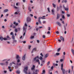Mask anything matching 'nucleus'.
Wrapping results in <instances>:
<instances>
[{
    "label": "nucleus",
    "instance_id": "37",
    "mask_svg": "<svg viewBox=\"0 0 74 74\" xmlns=\"http://www.w3.org/2000/svg\"><path fill=\"white\" fill-rule=\"evenodd\" d=\"M51 12H52V13L53 14H54V10H52Z\"/></svg>",
    "mask_w": 74,
    "mask_h": 74
},
{
    "label": "nucleus",
    "instance_id": "33",
    "mask_svg": "<svg viewBox=\"0 0 74 74\" xmlns=\"http://www.w3.org/2000/svg\"><path fill=\"white\" fill-rule=\"evenodd\" d=\"M34 36H31V39H33V38H34Z\"/></svg>",
    "mask_w": 74,
    "mask_h": 74
},
{
    "label": "nucleus",
    "instance_id": "46",
    "mask_svg": "<svg viewBox=\"0 0 74 74\" xmlns=\"http://www.w3.org/2000/svg\"><path fill=\"white\" fill-rule=\"evenodd\" d=\"M10 35H12V36H13V35H14V34H13V32H11L10 33Z\"/></svg>",
    "mask_w": 74,
    "mask_h": 74
},
{
    "label": "nucleus",
    "instance_id": "54",
    "mask_svg": "<svg viewBox=\"0 0 74 74\" xmlns=\"http://www.w3.org/2000/svg\"><path fill=\"white\" fill-rule=\"evenodd\" d=\"M25 26L26 27L27 26V24H26V23H25Z\"/></svg>",
    "mask_w": 74,
    "mask_h": 74
},
{
    "label": "nucleus",
    "instance_id": "30",
    "mask_svg": "<svg viewBox=\"0 0 74 74\" xmlns=\"http://www.w3.org/2000/svg\"><path fill=\"white\" fill-rule=\"evenodd\" d=\"M50 10L49 8H47V10L49 12H50V10Z\"/></svg>",
    "mask_w": 74,
    "mask_h": 74
},
{
    "label": "nucleus",
    "instance_id": "15",
    "mask_svg": "<svg viewBox=\"0 0 74 74\" xmlns=\"http://www.w3.org/2000/svg\"><path fill=\"white\" fill-rule=\"evenodd\" d=\"M49 56V54H46L45 56V58H47Z\"/></svg>",
    "mask_w": 74,
    "mask_h": 74
},
{
    "label": "nucleus",
    "instance_id": "59",
    "mask_svg": "<svg viewBox=\"0 0 74 74\" xmlns=\"http://www.w3.org/2000/svg\"><path fill=\"white\" fill-rule=\"evenodd\" d=\"M73 66H72V71H73Z\"/></svg>",
    "mask_w": 74,
    "mask_h": 74
},
{
    "label": "nucleus",
    "instance_id": "20",
    "mask_svg": "<svg viewBox=\"0 0 74 74\" xmlns=\"http://www.w3.org/2000/svg\"><path fill=\"white\" fill-rule=\"evenodd\" d=\"M71 52H72V53H73V55H74V50L73 49H71Z\"/></svg>",
    "mask_w": 74,
    "mask_h": 74
},
{
    "label": "nucleus",
    "instance_id": "35",
    "mask_svg": "<svg viewBox=\"0 0 74 74\" xmlns=\"http://www.w3.org/2000/svg\"><path fill=\"white\" fill-rule=\"evenodd\" d=\"M13 26H14V25H13V24H11L10 25V26L11 27H13Z\"/></svg>",
    "mask_w": 74,
    "mask_h": 74
},
{
    "label": "nucleus",
    "instance_id": "32",
    "mask_svg": "<svg viewBox=\"0 0 74 74\" xmlns=\"http://www.w3.org/2000/svg\"><path fill=\"white\" fill-rule=\"evenodd\" d=\"M5 63H6V64H5V65H6L7 66H8V62H6Z\"/></svg>",
    "mask_w": 74,
    "mask_h": 74
},
{
    "label": "nucleus",
    "instance_id": "9",
    "mask_svg": "<svg viewBox=\"0 0 74 74\" xmlns=\"http://www.w3.org/2000/svg\"><path fill=\"white\" fill-rule=\"evenodd\" d=\"M36 49H37V48H34L32 50V53H33L34 52H35V51H36Z\"/></svg>",
    "mask_w": 74,
    "mask_h": 74
},
{
    "label": "nucleus",
    "instance_id": "18",
    "mask_svg": "<svg viewBox=\"0 0 74 74\" xmlns=\"http://www.w3.org/2000/svg\"><path fill=\"white\" fill-rule=\"evenodd\" d=\"M14 25H15L16 26H18V23H16V22H15V21H14Z\"/></svg>",
    "mask_w": 74,
    "mask_h": 74
},
{
    "label": "nucleus",
    "instance_id": "49",
    "mask_svg": "<svg viewBox=\"0 0 74 74\" xmlns=\"http://www.w3.org/2000/svg\"><path fill=\"white\" fill-rule=\"evenodd\" d=\"M40 55H41V56H42V57H43V56H44L43 54H42V53H41L40 54Z\"/></svg>",
    "mask_w": 74,
    "mask_h": 74
},
{
    "label": "nucleus",
    "instance_id": "45",
    "mask_svg": "<svg viewBox=\"0 0 74 74\" xmlns=\"http://www.w3.org/2000/svg\"><path fill=\"white\" fill-rule=\"evenodd\" d=\"M42 72L43 73H45V71L43 70Z\"/></svg>",
    "mask_w": 74,
    "mask_h": 74
},
{
    "label": "nucleus",
    "instance_id": "56",
    "mask_svg": "<svg viewBox=\"0 0 74 74\" xmlns=\"http://www.w3.org/2000/svg\"><path fill=\"white\" fill-rule=\"evenodd\" d=\"M37 42L38 43H40V41L39 40H37Z\"/></svg>",
    "mask_w": 74,
    "mask_h": 74
},
{
    "label": "nucleus",
    "instance_id": "58",
    "mask_svg": "<svg viewBox=\"0 0 74 74\" xmlns=\"http://www.w3.org/2000/svg\"><path fill=\"white\" fill-rule=\"evenodd\" d=\"M58 41H59L60 42H61V40L60 39H58Z\"/></svg>",
    "mask_w": 74,
    "mask_h": 74
},
{
    "label": "nucleus",
    "instance_id": "42",
    "mask_svg": "<svg viewBox=\"0 0 74 74\" xmlns=\"http://www.w3.org/2000/svg\"><path fill=\"white\" fill-rule=\"evenodd\" d=\"M38 21L40 24H41V21L40 20H38Z\"/></svg>",
    "mask_w": 74,
    "mask_h": 74
},
{
    "label": "nucleus",
    "instance_id": "39",
    "mask_svg": "<svg viewBox=\"0 0 74 74\" xmlns=\"http://www.w3.org/2000/svg\"><path fill=\"white\" fill-rule=\"evenodd\" d=\"M64 9L65 11H68V10H69V9L67 8H65Z\"/></svg>",
    "mask_w": 74,
    "mask_h": 74
},
{
    "label": "nucleus",
    "instance_id": "12",
    "mask_svg": "<svg viewBox=\"0 0 74 74\" xmlns=\"http://www.w3.org/2000/svg\"><path fill=\"white\" fill-rule=\"evenodd\" d=\"M6 38L7 40H11V38L9 36H7L6 37Z\"/></svg>",
    "mask_w": 74,
    "mask_h": 74
},
{
    "label": "nucleus",
    "instance_id": "3",
    "mask_svg": "<svg viewBox=\"0 0 74 74\" xmlns=\"http://www.w3.org/2000/svg\"><path fill=\"white\" fill-rule=\"evenodd\" d=\"M26 29H27V28L26 27H23V32H25L23 34V36L25 35V34H26Z\"/></svg>",
    "mask_w": 74,
    "mask_h": 74
},
{
    "label": "nucleus",
    "instance_id": "60",
    "mask_svg": "<svg viewBox=\"0 0 74 74\" xmlns=\"http://www.w3.org/2000/svg\"><path fill=\"white\" fill-rule=\"evenodd\" d=\"M53 66H52L51 67V70H53Z\"/></svg>",
    "mask_w": 74,
    "mask_h": 74
},
{
    "label": "nucleus",
    "instance_id": "50",
    "mask_svg": "<svg viewBox=\"0 0 74 74\" xmlns=\"http://www.w3.org/2000/svg\"><path fill=\"white\" fill-rule=\"evenodd\" d=\"M62 19H64L65 17H64V15H63L62 16Z\"/></svg>",
    "mask_w": 74,
    "mask_h": 74
},
{
    "label": "nucleus",
    "instance_id": "38",
    "mask_svg": "<svg viewBox=\"0 0 74 74\" xmlns=\"http://www.w3.org/2000/svg\"><path fill=\"white\" fill-rule=\"evenodd\" d=\"M50 33H50V32L49 31H48L47 33V34H50Z\"/></svg>",
    "mask_w": 74,
    "mask_h": 74
},
{
    "label": "nucleus",
    "instance_id": "40",
    "mask_svg": "<svg viewBox=\"0 0 74 74\" xmlns=\"http://www.w3.org/2000/svg\"><path fill=\"white\" fill-rule=\"evenodd\" d=\"M14 8H15V9H18V8L15 6H14Z\"/></svg>",
    "mask_w": 74,
    "mask_h": 74
},
{
    "label": "nucleus",
    "instance_id": "27",
    "mask_svg": "<svg viewBox=\"0 0 74 74\" xmlns=\"http://www.w3.org/2000/svg\"><path fill=\"white\" fill-rule=\"evenodd\" d=\"M52 5L53 6V7L54 8H55L56 7V5H55V4H53V3L52 4Z\"/></svg>",
    "mask_w": 74,
    "mask_h": 74
},
{
    "label": "nucleus",
    "instance_id": "51",
    "mask_svg": "<svg viewBox=\"0 0 74 74\" xmlns=\"http://www.w3.org/2000/svg\"><path fill=\"white\" fill-rule=\"evenodd\" d=\"M42 19V17H40L38 18V20H40L41 19Z\"/></svg>",
    "mask_w": 74,
    "mask_h": 74
},
{
    "label": "nucleus",
    "instance_id": "41",
    "mask_svg": "<svg viewBox=\"0 0 74 74\" xmlns=\"http://www.w3.org/2000/svg\"><path fill=\"white\" fill-rule=\"evenodd\" d=\"M60 48H59L58 49L57 51L58 52H59L60 51Z\"/></svg>",
    "mask_w": 74,
    "mask_h": 74
},
{
    "label": "nucleus",
    "instance_id": "43",
    "mask_svg": "<svg viewBox=\"0 0 74 74\" xmlns=\"http://www.w3.org/2000/svg\"><path fill=\"white\" fill-rule=\"evenodd\" d=\"M3 16H4V15L3 14H2L1 16V17H0L1 18L3 17Z\"/></svg>",
    "mask_w": 74,
    "mask_h": 74
},
{
    "label": "nucleus",
    "instance_id": "11",
    "mask_svg": "<svg viewBox=\"0 0 74 74\" xmlns=\"http://www.w3.org/2000/svg\"><path fill=\"white\" fill-rule=\"evenodd\" d=\"M35 65H33L32 66V67L31 68V70H34V69H35Z\"/></svg>",
    "mask_w": 74,
    "mask_h": 74
},
{
    "label": "nucleus",
    "instance_id": "23",
    "mask_svg": "<svg viewBox=\"0 0 74 74\" xmlns=\"http://www.w3.org/2000/svg\"><path fill=\"white\" fill-rule=\"evenodd\" d=\"M20 73H21V71L19 70H18L16 71V73L17 74H20Z\"/></svg>",
    "mask_w": 74,
    "mask_h": 74
},
{
    "label": "nucleus",
    "instance_id": "55",
    "mask_svg": "<svg viewBox=\"0 0 74 74\" xmlns=\"http://www.w3.org/2000/svg\"><path fill=\"white\" fill-rule=\"evenodd\" d=\"M29 49H30V48H31V45H29Z\"/></svg>",
    "mask_w": 74,
    "mask_h": 74
},
{
    "label": "nucleus",
    "instance_id": "63",
    "mask_svg": "<svg viewBox=\"0 0 74 74\" xmlns=\"http://www.w3.org/2000/svg\"><path fill=\"white\" fill-rule=\"evenodd\" d=\"M67 16H68V17H69V16H70V15L67 14Z\"/></svg>",
    "mask_w": 74,
    "mask_h": 74
},
{
    "label": "nucleus",
    "instance_id": "16",
    "mask_svg": "<svg viewBox=\"0 0 74 74\" xmlns=\"http://www.w3.org/2000/svg\"><path fill=\"white\" fill-rule=\"evenodd\" d=\"M11 69V67L8 66V69H9V71L10 72H11L12 71V69Z\"/></svg>",
    "mask_w": 74,
    "mask_h": 74
},
{
    "label": "nucleus",
    "instance_id": "19",
    "mask_svg": "<svg viewBox=\"0 0 74 74\" xmlns=\"http://www.w3.org/2000/svg\"><path fill=\"white\" fill-rule=\"evenodd\" d=\"M63 64H62L61 65V70H63Z\"/></svg>",
    "mask_w": 74,
    "mask_h": 74
},
{
    "label": "nucleus",
    "instance_id": "6",
    "mask_svg": "<svg viewBox=\"0 0 74 74\" xmlns=\"http://www.w3.org/2000/svg\"><path fill=\"white\" fill-rule=\"evenodd\" d=\"M39 72V70L36 69L35 70V72H34L33 74H38V72Z\"/></svg>",
    "mask_w": 74,
    "mask_h": 74
},
{
    "label": "nucleus",
    "instance_id": "57",
    "mask_svg": "<svg viewBox=\"0 0 74 74\" xmlns=\"http://www.w3.org/2000/svg\"><path fill=\"white\" fill-rule=\"evenodd\" d=\"M17 62L18 63H19V62H20V60H18L17 61Z\"/></svg>",
    "mask_w": 74,
    "mask_h": 74
},
{
    "label": "nucleus",
    "instance_id": "14",
    "mask_svg": "<svg viewBox=\"0 0 74 74\" xmlns=\"http://www.w3.org/2000/svg\"><path fill=\"white\" fill-rule=\"evenodd\" d=\"M16 59H19L20 58V57H19V55H17L16 56Z\"/></svg>",
    "mask_w": 74,
    "mask_h": 74
},
{
    "label": "nucleus",
    "instance_id": "62",
    "mask_svg": "<svg viewBox=\"0 0 74 74\" xmlns=\"http://www.w3.org/2000/svg\"><path fill=\"white\" fill-rule=\"evenodd\" d=\"M45 22H46V21H43V23H45Z\"/></svg>",
    "mask_w": 74,
    "mask_h": 74
},
{
    "label": "nucleus",
    "instance_id": "8",
    "mask_svg": "<svg viewBox=\"0 0 74 74\" xmlns=\"http://www.w3.org/2000/svg\"><path fill=\"white\" fill-rule=\"evenodd\" d=\"M26 59V54L24 55L22 57V60H25Z\"/></svg>",
    "mask_w": 74,
    "mask_h": 74
},
{
    "label": "nucleus",
    "instance_id": "24",
    "mask_svg": "<svg viewBox=\"0 0 74 74\" xmlns=\"http://www.w3.org/2000/svg\"><path fill=\"white\" fill-rule=\"evenodd\" d=\"M0 65L3 66L4 65H5V63H0Z\"/></svg>",
    "mask_w": 74,
    "mask_h": 74
},
{
    "label": "nucleus",
    "instance_id": "28",
    "mask_svg": "<svg viewBox=\"0 0 74 74\" xmlns=\"http://www.w3.org/2000/svg\"><path fill=\"white\" fill-rule=\"evenodd\" d=\"M50 64V62L49 61L47 63V66H49V65Z\"/></svg>",
    "mask_w": 74,
    "mask_h": 74
},
{
    "label": "nucleus",
    "instance_id": "4",
    "mask_svg": "<svg viewBox=\"0 0 74 74\" xmlns=\"http://www.w3.org/2000/svg\"><path fill=\"white\" fill-rule=\"evenodd\" d=\"M0 40H1V41H3V40H5V41H6V40H8L7 38H3V37H0Z\"/></svg>",
    "mask_w": 74,
    "mask_h": 74
},
{
    "label": "nucleus",
    "instance_id": "29",
    "mask_svg": "<svg viewBox=\"0 0 74 74\" xmlns=\"http://www.w3.org/2000/svg\"><path fill=\"white\" fill-rule=\"evenodd\" d=\"M12 38L13 40H15V37L14 36V35L12 36Z\"/></svg>",
    "mask_w": 74,
    "mask_h": 74
},
{
    "label": "nucleus",
    "instance_id": "52",
    "mask_svg": "<svg viewBox=\"0 0 74 74\" xmlns=\"http://www.w3.org/2000/svg\"><path fill=\"white\" fill-rule=\"evenodd\" d=\"M48 30H49V31L51 30V28L50 27H48Z\"/></svg>",
    "mask_w": 74,
    "mask_h": 74
},
{
    "label": "nucleus",
    "instance_id": "34",
    "mask_svg": "<svg viewBox=\"0 0 74 74\" xmlns=\"http://www.w3.org/2000/svg\"><path fill=\"white\" fill-rule=\"evenodd\" d=\"M14 31L15 32H18V29H15L14 30Z\"/></svg>",
    "mask_w": 74,
    "mask_h": 74
},
{
    "label": "nucleus",
    "instance_id": "36",
    "mask_svg": "<svg viewBox=\"0 0 74 74\" xmlns=\"http://www.w3.org/2000/svg\"><path fill=\"white\" fill-rule=\"evenodd\" d=\"M17 65L18 66H21V63L18 64V63H17Z\"/></svg>",
    "mask_w": 74,
    "mask_h": 74
},
{
    "label": "nucleus",
    "instance_id": "53",
    "mask_svg": "<svg viewBox=\"0 0 74 74\" xmlns=\"http://www.w3.org/2000/svg\"><path fill=\"white\" fill-rule=\"evenodd\" d=\"M56 34H59V32L58 31H57V32H56Z\"/></svg>",
    "mask_w": 74,
    "mask_h": 74
},
{
    "label": "nucleus",
    "instance_id": "21",
    "mask_svg": "<svg viewBox=\"0 0 74 74\" xmlns=\"http://www.w3.org/2000/svg\"><path fill=\"white\" fill-rule=\"evenodd\" d=\"M59 18H60V15L59 14H58L57 19H58Z\"/></svg>",
    "mask_w": 74,
    "mask_h": 74
},
{
    "label": "nucleus",
    "instance_id": "31",
    "mask_svg": "<svg viewBox=\"0 0 74 74\" xmlns=\"http://www.w3.org/2000/svg\"><path fill=\"white\" fill-rule=\"evenodd\" d=\"M42 64H44L45 63V61H42Z\"/></svg>",
    "mask_w": 74,
    "mask_h": 74
},
{
    "label": "nucleus",
    "instance_id": "1",
    "mask_svg": "<svg viewBox=\"0 0 74 74\" xmlns=\"http://www.w3.org/2000/svg\"><path fill=\"white\" fill-rule=\"evenodd\" d=\"M27 70H28V67H27V66H26V67L24 68L23 71L26 74H27Z\"/></svg>",
    "mask_w": 74,
    "mask_h": 74
},
{
    "label": "nucleus",
    "instance_id": "13",
    "mask_svg": "<svg viewBox=\"0 0 74 74\" xmlns=\"http://www.w3.org/2000/svg\"><path fill=\"white\" fill-rule=\"evenodd\" d=\"M56 23L59 26H62V24L59 23V22H56Z\"/></svg>",
    "mask_w": 74,
    "mask_h": 74
},
{
    "label": "nucleus",
    "instance_id": "47",
    "mask_svg": "<svg viewBox=\"0 0 74 74\" xmlns=\"http://www.w3.org/2000/svg\"><path fill=\"white\" fill-rule=\"evenodd\" d=\"M57 11H58L59 10V7H57Z\"/></svg>",
    "mask_w": 74,
    "mask_h": 74
},
{
    "label": "nucleus",
    "instance_id": "48",
    "mask_svg": "<svg viewBox=\"0 0 74 74\" xmlns=\"http://www.w3.org/2000/svg\"><path fill=\"white\" fill-rule=\"evenodd\" d=\"M16 40H13V42L14 43V42H16Z\"/></svg>",
    "mask_w": 74,
    "mask_h": 74
},
{
    "label": "nucleus",
    "instance_id": "5",
    "mask_svg": "<svg viewBox=\"0 0 74 74\" xmlns=\"http://www.w3.org/2000/svg\"><path fill=\"white\" fill-rule=\"evenodd\" d=\"M27 21L28 22H30L31 21V18H30V17H28L27 18Z\"/></svg>",
    "mask_w": 74,
    "mask_h": 74
},
{
    "label": "nucleus",
    "instance_id": "26",
    "mask_svg": "<svg viewBox=\"0 0 74 74\" xmlns=\"http://www.w3.org/2000/svg\"><path fill=\"white\" fill-rule=\"evenodd\" d=\"M59 55H60V53H56V55L57 56H59Z\"/></svg>",
    "mask_w": 74,
    "mask_h": 74
},
{
    "label": "nucleus",
    "instance_id": "2",
    "mask_svg": "<svg viewBox=\"0 0 74 74\" xmlns=\"http://www.w3.org/2000/svg\"><path fill=\"white\" fill-rule=\"evenodd\" d=\"M39 58V57H38V56L36 57L34 59V61H36V62H40V60H39L37 59V58L38 59Z\"/></svg>",
    "mask_w": 74,
    "mask_h": 74
},
{
    "label": "nucleus",
    "instance_id": "64",
    "mask_svg": "<svg viewBox=\"0 0 74 74\" xmlns=\"http://www.w3.org/2000/svg\"><path fill=\"white\" fill-rule=\"evenodd\" d=\"M22 49H19V51L20 52H22Z\"/></svg>",
    "mask_w": 74,
    "mask_h": 74
},
{
    "label": "nucleus",
    "instance_id": "22",
    "mask_svg": "<svg viewBox=\"0 0 74 74\" xmlns=\"http://www.w3.org/2000/svg\"><path fill=\"white\" fill-rule=\"evenodd\" d=\"M62 71L63 73L64 74H65V70L64 69H62Z\"/></svg>",
    "mask_w": 74,
    "mask_h": 74
},
{
    "label": "nucleus",
    "instance_id": "61",
    "mask_svg": "<svg viewBox=\"0 0 74 74\" xmlns=\"http://www.w3.org/2000/svg\"><path fill=\"white\" fill-rule=\"evenodd\" d=\"M14 14H15L16 15H17L18 14V12H15Z\"/></svg>",
    "mask_w": 74,
    "mask_h": 74
},
{
    "label": "nucleus",
    "instance_id": "25",
    "mask_svg": "<svg viewBox=\"0 0 74 74\" xmlns=\"http://www.w3.org/2000/svg\"><path fill=\"white\" fill-rule=\"evenodd\" d=\"M39 59H40V60H42V57H41V56H40L39 57Z\"/></svg>",
    "mask_w": 74,
    "mask_h": 74
},
{
    "label": "nucleus",
    "instance_id": "10",
    "mask_svg": "<svg viewBox=\"0 0 74 74\" xmlns=\"http://www.w3.org/2000/svg\"><path fill=\"white\" fill-rule=\"evenodd\" d=\"M63 58H64V59H61L60 60V62H63V61H64V58H65V56H62Z\"/></svg>",
    "mask_w": 74,
    "mask_h": 74
},
{
    "label": "nucleus",
    "instance_id": "7",
    "mask_svg": "<svg viewBox=\"0 0 74 74\" xmlns=\"http://www.w3.org/2000/svg\"><path fill=\"white\" fill-rule=\"evenodd\" d=\"M60 39L62 41H63V42H64V38L63 37L61 36L60 37Z\"/></svg>",
    "mask_w": 74,
    "mask_h": 74
},
{
    "label": "nucleus",
    "instance_id": "44",
    "mask_svg": "<svg viewBox=\"0 0 74 74\" xmlns=\"http://www.w3.org/2000/svg\"><path fill=\"white\" fill-rule=\"evenodd\" d=\"M42 38H45V36L44 35L42 36Z\"/></svg>",
    "mask_w": 74,
    "mask_h": 74
},
{
    "label": "nucleus",
    "instance_id": "17",
    "mask_svg": "<svg viewBox=\"0 0 74 74\" xmlns=\"http://www.w3.org/2000/svg\"><path fill=\"white\" fill-rule=\"evenodd\" d=\"M8 9H5L4 10L3 12H8Z\"/></svg>",
    "mask_w": 74,
    "mask_h": 74
}]
</instances>
